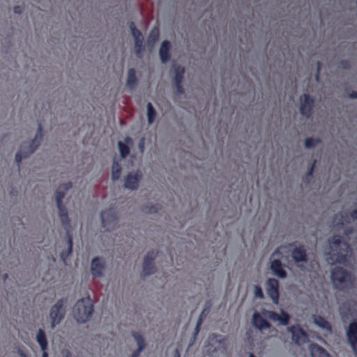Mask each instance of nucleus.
<instances>
[{
  "mask_svg": "<svg viewBox=\"0 0 357 357\" xmlns=\"http://www.w3.org/2000/svg\"><path fill=\"white\" fill-rule=\"evenodd\" d=\"M347 336L352 350L357 356V319L349 324Z\"/></svg>",
  "mask_w": 357,
  "mask_h": 357,
  "instance_id": "nucleus-12",
  "label": "nucleus"
},
{
  "mask_svg": "<svg viewBox=\"0 0 357 357\" xmlns=\"http://www.w3.org/2000/svg\"><path fill=\"white\" fill-rule=\"evenodd\" d=\"M202 324V316H199L198 320L197 321V324L195 328V335H196L200 330L201 325Z\"/></svg>",
  "mask_w": 357,
  "mask_h": 357,
  "instance_id": "nucleus-35",
  "label": "nucleus"
},
{
  "mask_svg": "<svg viewBox=\"0 0 357 357\" xmlns=\"http://www.w3.org/2000/svg\"><path fill=\"white\" fill-rule=\"evenodd\" d=\"M249 357H255V356L253 354H250Z\"/></svg>",
  "mask_w": 357,
  "mask_h": 357,
  "instance_id": "nucleus-52",
  "label": "nucleus"
},
{
  "mask_svg": "<svg viewBox=\"0 0 357 357\" xmlns=\"http://www.w3.org/2000/svg\"><path fill=\"white\" fill-rule=\"evenodd\" d=\"M67 235H68V253H70L72 252V250H73V239H72V236L69 234L68 231H67Z\"/></svg>",
  "mask_w": 357,
  "mask_h": 357,
  "instance_id": "nucleus-37",
  "label": "nucleus"
},
{
  "mask_svg": "<svg viewBox=\"0 0 357 357\" xmlns=\"http://www.w3.org/2000/svg\"><path fill=\"white\" fill-rule=\"evenodd\" d=\"M66 301L60 299L52 307L50 310V318L52 319L51 326L52 328L59 324L64 317V304Z\"/></svg>",
  "mask_w": 357,
  "mask_h": 357,
  "instance_id": "nucleus-5",
  "label": "nucleus"
},
{
  "mask_svg": "<svg viewBox=\"0 0 357 357\" xmlns=\"http://www.w3.org/2000/svg\"><path fill=\"white\" fill-rule=\"evenodd\" d=\"M174 357H181L179 351L178 349L175 350Z\"/></svg>",
  "mask_w": 357,
  "mask_h": 357,
  "instance_id": "nucleus-47",
  "label": "nucleus"
},
{
  "mask_svg": "<svg viewBox=\"0 0 357 357\" xmlns=\"http://www.w3.org/2000/svg\"><path fill=\"white\" fill-rule=\"evenodd\" d=\"M130 29L135 40L144 38L142 32L137 29L133 22L130 23Z\"/></svg>",
  "mask_w": 357,
  "mask_h": 357,
  "instance_id": "nucleus-30",
  "label": "nucleus"
},
{
  "mask_svg": "<svg viewBox=\"0 0 357 357\" xmlns=\"http://www.w3.org/2000/svg\"><path fill=\"white\" fill-rule=\"evenodd\" d=\"M8 278V274L7 273H5L3 275V280H6V279Z\"/></svg>",
  "mask_w": 357,
  "mask_h": 357,
  "instance_id": "nucleus-50",
  "label": "nucleus"
},
{
  "mask_svg": "<svg viewBox=\"0 0 357 357\" xmlns=\"http://www.w3.org/2000/svg\"><path fill=\"white\" fill-rule=\"evenodd\" d=\"M350 216H351V218L353 220H357V208H356V209L353 210V211L350 213Z\"/></svg>",
  "mask_w": 357,
  "mask_h": 357,
  "instance_id": "nucleus-42",
  "label": "nucleus"
},
{
  "mask_svg": "<svg viewBox=\"0 0 357 357\" xmlns=\"http://www.w3.org/2000/svg\"><path fill=\"white\" fill-rule=\"evenodd\" d=\"M43 137V128L41 124H38V131L36 135V137L33 139H32L30 142H29V147L27 150L24 151V149L25 147L26 143H24L21 146L20 150L16 153L15 155V160L17 163L18 166L20 163L22 162L23 158H26L29 155L33 153L36 149L40 145V141Z\"/></svg>",
  "mask_w": 357,
  "mask_h": 357,
  "instance_id": "nucleus-4",
  "label": "nucleus"
},
{
  "mask_svg": "<svg viewBox=\"0 0 357 357\" xmlns=\"http://www.w3.org/2000/svg\"><path fill=\"white\" fill-rule=\"evenodd\" d=\"M20 355L22 357H26V354H24L22 351H20Z\"/></svg>",
  "mask_w": 357,
  "mask_h": 357,
  "instance_id": "nucleus-51",
  "label": "nucleus"
},
{
  "mask_svg": "<svg viewBox=\"0 0 357 357\" xmlns=\"http://www.w3.org/2000/svg\"><path fill=\"white\" fill-rule=\"evenodd\" d=\"M36 341L39 344L41 350L43 351L42 357H48L47 352L48 342L45 331L43 329H39L36 335Z\"/></svg>",
  "mask_w": 357,
  "mask_h": 357,
  "instance_id": "nucleus-17",
  "label": "nucleus"
},
{
  "mask_svg": "<svg viewBox=\"0 0 357 357\" xmlns=\"http://www.w3.org/2000/svg\"><path fill=\"white\" fill-rule=\"evenodd\" d=\"M316 161L314 160L307 172V176H311L314 172Z\"/></svg>",
  "mask_w": 357,
  "mask_h": 357,
  "instance_id": "nucleus-40",
  "label": "nucleus"
},
{
  "mask_svg": "<svg viewBox=\"0 0 357 357\" xmlns=\"http://www.w3.org/2000/svg\"><path fill=\"white\" fill-rule=\"evenodd\" d=\"M93 312V305L89 296L83 298L77 301L73 307V317L77 322L87 321Z\"/></svg>",
  "mask_w": 357,
  "mask_h": 357,
  "instance_id": "nucleus-2",
  "label": "nucleus"
},
{
  "mask_svg": "<svg viewBox=\"0 0 357 357\" xmlns=\"http://www.w3.org/2000/svg\"><path fill=\"white\" fill-rule=\"evenodd\" d=\"M175 85V88H176V92L179 94H183L184 93V89H183V87L182 86V82H179L178 83H175L174 84Z\"/></svg>",
  "mask_w": 357,
  "mask_h": 357,
  "instance_id": "nucleus-36",
  "label": "nucleus"
},
{
  "mask_svg": "<svg viewBox=\"0 0 357 357\" xmlns=\"http://www.w3.org/2000/svg\"><path fill=\"white\" fill-rule=\"evenodd\" d=\"M14 13L16 14H21L23 10V8L20 6H15L13 8Z\"/></svg>",
  "mask_w": 357,
  "mask_h": 357,
  "instance_id": "nucleus-41",
  "label": "nucleus"
},
{
  "mask_svg": "<svg viewBox=\"0 0 357 357\" xmlns=\"http://www.w3.org/2000/svg\"><path fill=\"white\" fill-rule=\"evenodd\" d=\"M349 97L351 98H354V99L357 98V92L356 91H352L349 94Z\"/></svg>",
  "mask_w": 357,
  "mask_h": 357,
  "instance_id": "nucleus-45",
  "label": "nucleus"
},
{
  "mask_svg": "<svg viewBox=\"0 0 357 357\" xmlns=\"http://www.w3.org/2000/svg\"><path fill=\"white\" fill-rule=\"evenodd\" d=\"M137 83L136 73L134 68H130L128 73L127 85L130 89H134Z\"/></svg>",
  "mask_w": 357,
  "mask_h": 357,
  "instance_id": "nucleus-24",
  "label": "nucleus"
},
{
  "mask_svg": "<svg viewBox=\"0 0 357 357\" xmlns=\"http://www.w3.org/2000/svg\"><path fill=\"white\" fill-rule=\"evenodd\" d=\"M118 145L121 156L123 158H126L130 153V149L128 146L122 142H119Z\"/></svg>",
  "mask_w": 357,
  "mask_h": 357,
  "instance_id": "nucleus-32",
  "label": "nucleus"
},
{
  "mask_svg": "<svg viewBox=\"0 0 357 357\" xmlns=\"http://www.w3.org/2000/svg\"><path fill=\"white\" fill-rule=\"evenodd\" d=\"M255 295L257 298H264L263 291H262L261 288L258 285L255 286Z\"/></svg>",
  "mask_w": 357,
  "mask_h": 357,
  "instance_id": "nucleus-34",
  "label": "nucleus"
},
{
  "mask_svg": "<svg viewBox=\"0 0 357 357\" xmlns=\"http://www.w3.org/2000/svg\"><path fill=\"white\" fill-rule=\"evenodd\" d=\"M288 330L291 333L292 340L296 344L301 345L307 342V334L300 326H291Z\"/></svg>",
  "mask_w": 357,
  "mask_h": 357,
  "instance_id": "nucleus-8",
  "label": "nucleus"
},
{
  "mask_svg": "<svg viewBox=\"0 0 357 357\" xmlns=\"http://www.w3.org/2000/svg\"><path fill=\"white\" fill-rule=\"evenodd\" d=\"M271 269L273 274L280 278H285L287 272L283 268L282 262L279 259H274L271 263Z\"/></svg>",
  "mask_w": 357,
  "mask_h": 357,
  "instance_id": "nucleus-18",
  "label": "nucleus"
},
{
  "mask_svg": "<svg viewBox=\"0 0 357 357\" xmlns=\"http://www.w3.org/2000/svg\"><path fill=\"white\" fill-rule=\"evenodd\" d=\"M320 68H321V63L319 61L317 62V73L316 75V79L318 80L319 79V71L320 70Z\"/></svg>",
  "mask_w": 357,
  "mask_h": 357,
  "instance_id": "nucleus-44",
  "label": "nucleus"
},
{
  "mask_svg": "<svg viewBox=\"0 0 357 357\" xmlns=\"http://www.w3.org/2000/svg\"><path fill=\"white\" fill-rule=\"evenodd\" d=\"M262 312L261 313L255 312L252 314V324L255 328L259 331L269 329L271 324L264 318Z\"/></svg>",
  "mask_w": 357,
  "mask_h": 357,
  "instance_id": "nucleus-13",
  "label": "nucleus"
},
{
  "mask_svg": "<svg viewBox=\"0 0 357 357\" xmlns=\"http://www.w3.org/2000/svg\"><path fill=\"white\" fill-rule=\"evenodd\" d=\"M170 49L171 44L168 40H165L162 43L159 50V54L161 61L164 63L167 62L170 59Z\"/></svg>",
  "mask_w": 357,
  "mask_h": 357,
  "instance_id": "nucleus-19",
  "label": "nucleus"
},
{
  "mask_svg": "<svg viewBox=\"0 0 357 357\" xmlns=\"http://www.w3.org/2000/svg\"><path fill=\"white\" fill-rule=\"evenodd\" d=\"M132 336L135 338V340L137 344V346H138L137 349L139 351H142L146 347V344H145L144 337L139 333H137V332H133Z\"/></svg>",
  "mask_w": 357,
  "mask_h": 357,
  "instance_id": "nucleus-27",
  "label": "nucleus"
},
{
  "mask_svg": "<svg viewBox=\"0 0 357 357\" xmlns=\"http://www.w3.org/2000/svg\"><path fill=\"white\" fill-rule=\"evenodd\" d=\"M61 257H62L63 260H65V257H64L63 254H62Z\"/></svg>",
  "mask_w": 357,
  "mask_h": 357,
  "instance_id": "nucleus-53",
  "label": "nucleus"
},
{
  "mask_svg": "<svg viewBox=\"0 0 357 357\" xmlns=\"http://www.w3.org/2000/svg\"><path fill=\"white\" fill-rule=\"evenodd\" d=\"M56 206L59 209V214L61 219V222L66 227H68L70 225V219L68 217L66 208L63 204Z\"/></svg>",
  "mask_w": 357,
  "mask_h": 357,
  "instance_id": "nucleus-23",
  "label": "nucleus"
},
{
  "mask_svg": "<svg viewBox=\"0 0 357 357\" xmlns=\"http://www.w3.org/2000/svg\"><path fill=\"white\" fill-rule=\"evenodd\" d=\"M300 100V112L303 116L309 118L312 114L314 100L309 94L307 93H304L303 96H301Z\"/></svg>",
  "mask_w": 357,
  "mask_h": 357,
  "instance_id": "nucleus-7",
  "label": "nucleus"
},
{
  "mask_svg": "<svg viewBox=\"0 0 357 357\" xmlns=\"http://www.w3.org/2000/svg\"><path fill=\"white\" fill-rule=\"evenodd\" d=\"M291 256L296 263H305L307 261L306 250L302 245L295 246L291 252Z\"/></svg>",
  "mask_w": 357,
  "mask_h": 357,
  "instance_id": "nucleus-15",
  "label": "nucleus"
},
{
  "mask_svg": "<svg viewBox=\"0 0 357 357\" xmlns=\"http://www.w3.org/2000/svg\"><path fill=\"white\" fill-rule=\"evenodd\" d=\"M144 38L135 40V51L138 57H141L144 51Z\"/></svg>",
  "mask_w": 357,
  "mask_h": 357,
  "instance_id": "nucleus-29",
  "label": "nucleus"
},
{
  "mask_svg": "<svg viewBox=\"0 0 357 357\" xmlns=\"http://www.w3.org/2000/svg\"><path fill=\"white\" fill-rule=\"evenodd\" d=\"M121 167L118 162H114L112 167V180H118L121 176Z\"/></svg>",
  "mask_w": 357,
  "mask_h": 357,
  "instance_id": "nucleus-26",
  "label": "nucleus"
},
{
  "mask_svg": "<svg viewBox=\"0 0 357 357\" xmlns=\"http://www.w3.org/2000/svg\"><path fill=\"white\" fill-rule=\"evenodd\" d=\"M141 147H142V148H143V147H144V142H142V146H141Z\"/></svg>",
  "mask_w": 357,
  "mask_h": 357,
  "instance_id": "nucleus-54",
  "label": "nucleus"
},
{
  "mask_svg": "<svg viewBox=\"0 0 357 357\" xmlns=\"http://www.w3.org/2000/svg\"><path fill=\"white\" fill-rule=\"evenodd\" d=\"M262 313L266 317L273 321H280V323L283 326H287L289 324L290 316L289 314L284 310L281 311V314H279L275 311L263 310Z\"/></svg>",
  "mask_w": 357,
  "mask_h": 357,
  "instance_id": "nucleus-10",
  "label": "nucleus"
},
{
  "mask_svg": "<svg viewBox=\"0 0 357 357\" xmlns=\"http://www.w3.org/2000/svg\"><path fill=\"white\" fill-rule=\"evenodd\" d=\"M309 349L312 357H329V354L326 350L316 343L310 344Z\"/></svg>",
  "mask_w": 357,
  "mask_h": 357,
  "instance_id": "nucleus-21",
  "label": "nucleus"
},
{
  "mask_svg": "<svg viewBox=\"0 0 357 357\" xmlns=\"http://www.w3.org/2000/svg\"><path fill=\"white\" fill-rule=\"evenodd\" d=\"M149 213H156L157 212V208L155 206H151L150 210L149 211Z\"/></svg>",
  "mask_w": 357,
  "mask_h": 357,
  "instance_id": "nucleus-46",
  "label": "nucleus"
},
{
  "mask_svg": "<svg viewBox=\"0 0 357 357\" xmlns=\"http://www.w3.org/2000/svg\"><path fill=\"white\" fill-rule=\"evenodd\" d=\"M337 226L339 227H343L344 226V222L342 220L340 221L338 223H337Z\"/></svg>",
  "mask_w": 357,
  "mask_h": 357,
  "instance_id": "nucleus-49",
  "label": "nucleus"
},
{
  "mask_svg": "<svg viewBox=\"0 0 357 357\" xmlns=\"http://www.w3.org/2000/svg\"><path fill=\"white\" fill-rule=\"evenodd\" d=\"M331 280L336 289H343L347 285L352 286L354 278L351 273L342 267L337 266L331 271Z\"/></svg>",
  "mask_w": 357,
  "mask_h": 357,
  "instance_id": "nucleus-3",
  "label": "nucleus"
},
{
  "mask_svg": "<svg viewBox=\"0 0 357 357\" xmlns=\"http://www.w3.org/2000/svg\"><path fill=\"white\" fill-rule=\"evenodd\" d=\"M102 225L107 231L113 229L117 222V215L116 211L113 208H107L102 211L100 214Z\"/></svg>",
  "mask_w": 357,
  "mask_h": 357,
  "instance_id": "nucleus-6",
  "label": "nucleus"
},
{
  "mask_svg": "<svg viewBox=\"0 0 357 357\" xmlns=\"http://www.w3.org/2000/svg\"><path fill=\"white\" fill-rule=\"evenodd\" d=\"M105 270V262L100 257H95L92 259L91 271L94 277H101Z\"/></svg>",
  "mask_w": 357,
  "mask_h": 357,
  "instance_id": "nucleus-16",
  "label": "nucleus"
},
{
  "mask_svg": "<svg viewBox=\"0 0 357 357\" xmlns=\"http://www.w3.org/2000/svg\"><path fill=\"white\" fill-rule=\"evenodd\" d=\"M313 320L314 324L319 328L326 330L328 333H331V325L324 317L321 315H314Z\"/></svg>",
  "mask_w": 357,
  "mask_h": 357,
  "instance_id": "nucleus-22",
  "label": "nucleus"
},
{
  "mask_svg": "<svg viewBox=\"0 0 357 357\" xmlns=\"http://www.w3.org/2000/svg\"><path fill=\"white\" fill-rule=\"evenodd\" d=\"M72 188V183L68 182L63 185H61L55 192V198L56 202V205H59L62 203L63 199L65 196V191L68 190Z\"/></svg>",
  "mask_w": 357,
  "mask_h": 357,
  "instance_id": "nucleus-20",
  "label": "nucleus"
},
{
  "mask_svg": "<svg viewBox=\"0 0 357 357\" xmlns=\"http://www.w3.org/2000/svg\"><path fill=\"white\" fill-rule=\"evenodd\" d=\"M354 231V229L352 227H346L344 229V235L345 236H350L351 234H352Z\"/></svg>",
  "mask_w": 357,
  "mask_h": 357,
  "instance_id": "nucleus-39",
  "label": "nucleus"
},
{
  "mask_svg": "<svg viewBox=\"0 0 357 357\" xmlns=\"http://www.w3.org/2000/svg\"><path fill=\"white\" fill-rule=\"evenodd\" d=\"M266 290L268 296L274 303H278L279 300V282L275 278H269L266 283Z\"/></svg>",
  "mask_w": 357,
  "mask_h": 357,
  "instance_id": "nucleus-9",
  "label": "nucleus"
},
{
  "mask_svg": "<svg viewBox=\"0 0 357 357\" xmlns=\"http://www.w3.org/2000/svg\"><path fill=\"white\" fill-rule=\"evenodd\" d=\"M156 116V112L155 109L153 108L152 104L151 102H149L147 104V119L149 123H152L155 118Z\"/></svg>",
  "mask_w": 357,
  "mask_h": 357,
  "instance_id": "nucleus-28",
  "label": "nucleus"
},
{
  "mask_svg": "<svg viewBox=\"0 0 357 357\" xmlns=\"http://www.w3.org/2000/svg\"><path fill=\"white\" fill-rule=\"evenodd\" d=\"M156 257V253L154 251L149 252L144 257L143 262L142 274L144 275H149L155 271L153 261Z\"/></svg>",
  "mask_w": 357,
  "mask_h": 357,
  "instance_id": "nucleus-11",
  "label": "nucleus"
},
{
  "mask_svg": "<svg viewBox=\"0 0 357 357\" xmlns=\"http://www.w3.org/2000/svg\"><path fill=\"white\" fill-rule=\"evenodd\" d=\"M328 243L333 248V252L335 253L331 254V259L333 263L340 264H346L348 261V255L351 251V248L347 241H343V238L340 235H334L328 239Z\"/></svg>",
  "mask_w": 357,
  "mask_h": 357,
  "instance_id": "nucleus-1",
  "label": "nucleus"
},
{
  "mask_svg": "<svg viewBox=\"0 0 357 357\" xmlns=\"http://www.w3.org/2000/svg\"><path fill=\"white\" fill-rule=\"evenodd\" d=\"M159 38V31L157 29H153L151 30L149 38H148V42L149 44H153L155 43Z\"/></svg>",
  "mask_w": 357,
  "mask_h": 357,
  "instance_id": "nucleus-33",
  "label": "nucleus"
},
{
  "mask_svg": "<svg viewBox=\"0 0 357 357\" xmlns=\"http://www.w3.org/2000/svg\"><path fill=\"white\" fill-rule=\"evenodd\" d=\"M142 351H139L138 349H136L135 351H133V353L131 355V357H139V355H140V353L142 352Z\"/></svg>",
  "mask_w": 357,
  "mask_h": 357,
  "instance_id": "nucleus-43",
  "label": "nucleus"
},
{
  "mask_svg": "<svg viewBox=\"0 0 357 357\" xmlns=\"http://www.w3.org/2000/svg\"><path fill=\"white\" fill-rule=\"evenodd\" d=\"M205 312H206V310H204L202 312L201 314L199 315V316H202V321L204 320V317L206 316V313H205Z\"/></svg>",
  "mask_w": 357,
  "mask_h": 357,
  "instance_id": "nucleus-48",
  "label": "nucleus"
},
{
  "mask_svg": "<svg viewBox=\"0 0 357 357\" xmlns=\"http://www.w3.org/2000/svg\"><path fill=\"white\" fill-rule=\"evenodd\" d=\"M175 76L174 77V82L178 83L182 82L183 75L185 73V68L181 66H174Z\"/></svg>",
  "mask_w": 357,
  "mask_h": 357,
  "instance_id": "nucleus-25",
  "label": "nucleus"
},
{
  "mask_svg": "<svg viewBox=\"0 0 357 357\" xmlns=\"http://www.w3.org/2000/svg\"><path fill=\"white\" fill-rule=\"evenodd\" d=\"M321 140L319 138L307 137L305 140V146L306 148H313L319 144Z\"/></svg>",
  "mask_w": 357,
  "mask_h": 357,
  "instance_id": "nucleus-31",
  "label": "nucleus"
},
{
  "mask_svg": "<svg viewBox=\"0 0 357 357\" xmlns=\"http://www.w3.org/2000/svg\"><path fill=\"white\" fill-rule=\"evenodd\" d=\"M350 62L347 60H342L340 63V66L344 69H349L350 68Z\"/></svg>",
  "mask_w": 357,
  "mask_h": 357,
  "instance_id": "nucleus-38",
  "label": "nucleus"
},
{
  "mask_svg": "<svg viewBox=\"0 0 357 357\" xmlns=\"http://www.w3.org/2000/svg\"><path fill=\"white\" fill-rule=\"evenodd\" d=\"M142 174L139 172L130 173L125 180V188L130 190H136L141 180Z\"/></svg>",
  "mask_w": 357,
  "mask_h": 357,
  "instance_id": "nucleus-14",
  "label": "nucleus"
}]
</instances>
